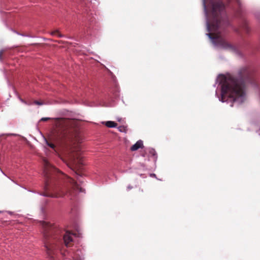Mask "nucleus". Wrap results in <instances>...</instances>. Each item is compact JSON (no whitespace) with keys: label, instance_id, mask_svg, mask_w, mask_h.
I'll list each match as a JSON object with an SVG mask.
<instances>
[{"label":"nucleus","instance_id":"6","mask_svg":"<svg viewBox=\"0 0 260 260\" xmlns=\"http://www.w3.org/2000/svg\"><path fill=\"white\" fill-rule=\"evenodd\" d=\"M69 157L70 161V167L72 169H79L81 168L83 164L82 159L78 153L73 154L72 152Z\"/></svg>","mask_w":260,"mask_h":260},{"label":"nucleus","instance_id":"18","mask_svg":"<svg viewBox=\"0 0 260 260\" xmlns=\"http://www.w3.org/2000/svg\"><path fill=\"white\" fill-rule=\"evenodd\" d=\"M132 188H133V187L129 185V186H128L127 187V189H128V190L131 189H132Z\"/></svg>","mask_w":260,"mask_h":260},{"label":"nucleus","instance_id":"11","mask_svg":"<svg viewBox=\"0 0 260 260\" xmlns=\"http://www.w3.org/2000/svg\"><path fill=\"white\" fill-rule=\"evenodd\" d=\"M242 29L246 33L249 32V27L247 24L244 23L243 24Z\"/></svg>","mask_w":260,"mask_h":260},{"label":"nucleus","instance_id":"7","mask_svg":"<svg viewBox=\"0 0 260 260\" xmlns=\"http://www.w3.org/2000/svg\"><path fill=\"white\" fill-rule=\"evenodd\" d=\"M63 241L67 247H71L73 245V240L70 233L66 232L63 235Z\"/></svg>","mask_w":260,"mask_h":260},{"label":"nucleus","instance_id":"9","mask_svg":"<svg viewBox=\"0 0 260 260\" xmlns=\"http://www.w3.org/2000/svg\"><path fill=\"white\" fill-rule=\"evenodd\" d=\"M105 125L108 127H115L117 126V123L112 121H108L105 122Z\"/></svg>","mask_w":260,"mask_h":260},{"label":"nucleus","instance_id":"3","mask_svg":"<svg viewBox=\"0 0 260 260\" xmlns=\"http://www.w3.org/2000/svg\"><path fill=\"white\" fill-rule=\"evenodd\" d=\"M210 4V21H207V26L208 31L211 32L207 35L217 45L225 49H230L232 46L220 35L221 31L229 25L225 6L221 0H212Z\"/></svg>","mask_w":260,"mask_h":260},{"label":"nucleus","instance_id":"1","mask_svg":"<svg viewBox=\"0 0 260 260\" xmlns=\"http://www.w3.org/2000/svg\"><path fill=\"white\" fill-rule=\"evenodd\" d=\"M45 184L43 195L50 198H60L67 196L73 199L79 191L83 192L72 178L53 167L46 159L43 160Z\"/></svg>","mask_w":260,"mask_h":260},{"label":"nucleus","instance_id":"10","mask_svg":"<svg viewBox=\"0 0 260 260\" xmlns=\"http://www.w3.org/2000/svg\"><path fill=\"white\" fill-rule=\"evenodd\" d=\"M51 34L52 35H57L58 37L61 38L63 37V35H62L58 30H54L52 31Z\"/></svg>","mask_w":260,"mask_h":260},{"label":"nucleus","instance_id":"12","mask_svg":"<svg viewBox=\"0 0 260 260\" xmlns=\"http://www.w3.org/2000/svg\"><path fill=\"white\" fill-rule=\"evenodd\" d=\"M46 141V144L49 146L50 148H52V149H54L55 147V146L54 144H53L52 143H51L50 142H49L48 140H47L46 139L45 140Z\"/></svg>","mask_w":260,"mask_h":260},{"label":"nucleus","instance_id":"5","mask_svg":"<svg viewBox=\"0 0 260 260\" xmlns=\"http://www.w3.org/2000/svg\"><path fill=\"white\" fill-rule=\"evenodd\" d=\"M42 226L44 231V243L48 256L53 259L55 250L59 247V242L61 240L60 230L51 224L43 222Z\"/></svg>","mask_w":260,"mask_h":260},{"label":"nucleus","instance_id":"2","mask_svg":"<svg viewBox=\"0 0 260 260\" xmlns=\"http://www.w3.org/2000/svg\"><path fill=\"white\" fill-rule=\"evenodd\" d=\"M248 83L253 85L255 83L253 71L249 68L241 69L237 75H221V101L231 102V107L234 103H242L246 99V88Z\"/></svg>","mask_w":260,"mask_h":260},{"label":"nucleus","instance_id":"4","mask_svg":"<svg viewBox=\"0 0 260 260\" xmlns=\"http://www.w3.org/2000/svg\"><path fill=\"white\" fill-rule=\"evenodd\" d=\"M79 135L77 122L74 119H62L58 121L52 133V138L56 141L72 140Z\"/></svg>","mask_w":260,"mask_h":260},{"label":"nucleus","instance_id":"8","mask_svg":"<svg viewBox=\"0 0 260 260\" xmlns=\"http://www.w3.org/2000/svg\"><path fill=\"white\" fill-rule=\"evenodd\" d=\"M143 146V142L141 140H139L131 147V150L133 151H136L138 149L142 148Z\"/></svg>","mask_w":260,"mask_h":260},{"label":"nucleus","instance_id":"19","mask_svg":"<svg viewBox=\"0 0 260 260\" xmlns=\"http://www.w3.org/2000/svg\"><path fill=\"white\" fill-rule=\"evenodd\" d=\"M258 134L260 135V129L259 131H258Z\"/></svg>","mask_w":260,"mask_h":260},{"label":"nucleus","instance_id":"13","mask_svg":"<svg viewBox=\"0 0 260 260\" xmlns=\"http://www.w3.org/2000/svg\"><path fill=\"white\" fill-rule=\"evenodd\" d=\"M119 131L120 132H126V127L124 126H120L118 127Z\"/></svg>","mask_w":260,"mask_h":260},{"label":"nucleus","instance_id":"17","mask_svg":"<svg viewBox=\"0 0 260 260\" xmlns=\"http://www.w3.org/2000/svg\"><path fill=\"white\" fill-rule=\"evenodd\" d=\"M35 104H37V105H42L43 104L42 103H41L39 101H35Z\"/></svg>","mask_w":260,"mask_h":260},{"label":"nucleus","instance_id":"16","mask_svg":"<svg viewBox=\"0 0 260 260\" xmlns=\"http://www.w3.org/2000/svg\"><path fill=\"white\" fill-rule=\"evenodd\" d=\"M49 119H50V118L44 117V118H41V121H47V120H48Z\"/></svg>","mask_w":260,"mask_h":260},{"label":"nucleus","instance_id":"14","mask_svg":"<svg viewBox=\"0 0 260 260\" xmlns=\"http://www.w3.org/2000/svg\"><path fill=\"white\" fill-rule=\"evenodd\" d=\"M206 0H203V6H204V10L206 13V14H207V7H206Z\"/></svg>","mask_w":260,"mask_h":260},{"label":"nucleus","instance_id":"15","mask_svg":"<svg viewBox=\"0 0 260 260\" xmlns=\"http://www.w3.org/2000/svg\"><path fill=\"white\" fill-rule=\"evenodd\" d=\"M4 51L1 50L0 51V60L2 61L3 60V55L4 54Z\"/></svg>","mask_w":260,"mask_h":260}]
</instances>
